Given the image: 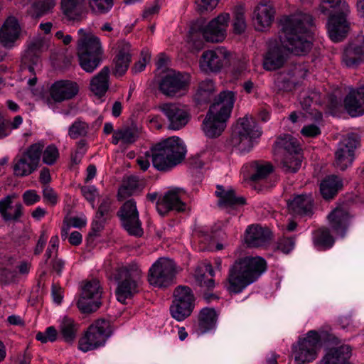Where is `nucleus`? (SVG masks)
<instances>
[{
    "mask_svg": "<svg viewBox=\"0 0 364 364\" xmlns=\"http://www.w3.org/2000/svg\"><path fill=\"white\" fill-rule=\"evenodd\" d=\"M283 46L296 55L307 53L311 47V28L314 26L311 15L298 12L281 20Z\"/></svg>",
    "mask_w": 364,
    "mask_h": 364,
    "instance_id": "1",
    "label": "nucleus"
},
{
    "mask_svg": "<svg viewBox=\"0 0 364 364\" xmlns=\"http://www.w3.org/2000/svg\"><path fill=\"white\" fill-rule=\"evenodd\" d=\"M266 269L267 262L261 257L237 259L229 268L225 287L230 294H240L255 282Z\"/></svg>",
    "mask_w": 364,
    "mask_h": 364,
    "instance_id": "2",
    "label": "nucleus"
},
{
    "mask_svg": "<svg viewBox=\"0 0 364 364\" xmlns=\"http://www.w3.org/2000/svg\"><path fill=\"white\" fill-rule=\"evenodd\" d=\"M153 166L160 171H167L185 159L186 147L178 136L167 138L151 148Z\"/></svg>",
    "mask_w": 364,
    "mask_h": 364,
    "instance_id": "3",
    "label": "nucleus"
},
{
    "mask_svg": "<svg viewBox=\"0 0 364 364\" xmlns=\"http://www.w3.org/2000/svg\"><path fill=\"white\" fill-rule=\"evenodd\" d=\"M142 277L143 271L136 262L117 266L114 273V278L117 282V299L125 304L127 299L136 294L142 284Z\"/></svg>",
    "mask_w": 364,
    "mask_h": 364,
    "instance_id": "4",
    "label": "nucleus"
},
{
    "mask_svg": "<svg viewBox=\"0 0 364 364\" xmlns=\"http://www.w3.org/2000/svg\"><path fill=\"white\" fill-rule=\"evenodd\" d=\"M319 11L329 15L327 28L330 38L334 42L341 41L348 32L346 16L350 12L346 0H321Z\"/></svg>",
    "mask_w": 364,
    "mask_h": 364,
    "instance_id": "5",
    "label": "nucleus"
},
{
    "mask_svg": "<svg viewBox=\"0 0 364 364\" xmlns=\"http://www.w3.org/2000/svg\"><path fill=\"white\" fill-rule=\"evenodd\" d=\"M43 148L44 141L41 140L18 154L12 161L14 176L22 178L35 172L39 166Z\"/></svg>",
    "mask_w": 364,
    "mask_h": 364,
    "instance_id": "6",
    "label": "nucleus"
},
{
    "mask_svg": "<svg viewBox=\"0 0 364 364\" xmlns=\"http://www.w3.org/2000/svg\"><path fill=\"white\" fill-rule=\"evenodd\" d=\"M262 134L258 126L252 118H240L234 128L232 136V145L240 152H249L254 146L255 140Z\"/></svg>",
    "mask_w": 364,
    "mask_h": 364,
    "instance_id": "7",
    "label": "nucleus"
},
{
    "mask_svg": "<svg viewBox=\"0 0 364 364\" xmlns=\"http://www.w3.org/2000/svg\"><path fill=\"white\" fill-rule=\"evenodd\" d=\"M113 332L110 322L98 319L91 324L83 337L79 340V349L87 352L102 346Z\"/></svg>",
    "mask_w": 364,
    "mask_h": 364,
    "instance_id": "8",
    "label": "nucleus"
},
{
    "mask_svg": "<svg viewBox=\"0 0 364 364\" xmlns=\"http://www.w3.org/2000/svg\"><path fill=\"white\" fill-rule=\"evenodd\" d=\"M307 72L305 63H295L287 70L276 73L272 87L274 91L277 93L292 91L306 77Z\"/></svg>",
    "mask_w": 364,
    "mask_h": 364,
    "instance_id": "9",
    "label": "nucleus"
},
{
    "mask_svg": "<svg viewBox=\"0 0 364 364\" xmlns=\"http://www.w3.org/2000/svg\"><path fill=\"white\" fill-rule=\"evenodd\" d=\"M195 296L187 286H178L173 291V300L170 306L171 316L178 321L188 318L195 307Z\"/></svg>",
    "mask_w": 364,
    "mask_h": 364,
    "instance_id": "10",
    "label": "nucleus"
},
{
    "mask_svg": "<svg viewBox=\"0 0 364 364\" xmlns=\"http://www.w3.org/2000/svg\"><path fill=\"white\" fill-rule=\"evenodd\" d=\"M176 273V264L174 261L169 258L161 257L150 267L148 282L156 287H166L173 283Z\"/></svg>",
    "mask_w": 364,
    "mask_h": 364,
    "instance_id": "11",
    "label": "nucleus"
},
{
    "mask_svg": "<svg viewBox=\"0 0 364 364\" xmlns=\"http://www.w3.org/2000/svg\"><path fill=\"white\" fill-rule=\"evenodd\" d=\"M191 82V76L187 73L171 72L161 80L159 90L166 97H178L187 92Z\"/></svg>",
    "mask_w": 364,
    "mask_h": 364,
    "instance_id": "12",
    "label": "nucleus"
},
{
    "mask_svg": "<svg viewBox=\"0 0 364 364\" xmlns=\"http://www.w3.org/2000/svg\"><path fill=\"white\" fill-rule=\"evenodd\" d=\"M358 145V138L354 134L344 136L338 143L334 152L333 166L340 171L351 166L355 159V150Z\"/></svg>",
    "mask_w": 364,
    "mask_h": 364,
    "instance_id": "13",
    "label": "nucleus"
},
{
    "mask_svg": "<svg viewBox=\"0 0 364 364\" xmlns=\"http://www.w3.org/2000/svg\"><path fill=\"white\" fill-rule=\"evenodd\" d=\"M321 348V338L315 331H310L305 338L300 339L294 346L295 363L305 364L315 360Z\"/></svg>",
    "mask_w": 364,
    "mask_h": 364,
    "instance_id": "14",
    "label": "nucleus"
},
{
    "mask_svg": "<svg viewBox=\"0 0 364 364\" xmlns=\"http://www.w3.org/2000/svg\"><path fill=\"white\" fill-rule=\"evenodd\" d=\"M102 291L100 282L92 279L85 282L82 287L81 295L77 301L78 309L85 314L96 311L101 306Z\"/></svg>",
    "mask_w": 364,
    "mask_h": 364,
    "instance_id": "15",
    "label": "nucleus"
},
{
    "mask_svg": "<svg viewBox=\"0 0 364 364\" xmlns=\"http://www.w3.org/2000/svg\"><path fill=\"white\" fill-rule=\"evenodd\" d=\"M117 215L122 226L131 235L140 237L143 235L141 223L139 218L136 203L134 199L127 200L119 208Z\"/></svg>",
    "mask_w": 364,
    "mask_h": 364,
    "instance_id": "16",
    "label": "nucleus"
},
{
    "mask_svg": "<svg viewBox=\"0 0 364 364\" xmlns=\"http://www.w3.org/2000/svg\"><path fill=\"white\" fill-rule=\"evenodd\" d=\"M159 110L166 116L168 128L179 130L188 122L191 115L186 107L179 103L166 102L159 106Z\"/></svg>",
    "mask_w": 364,
    "mask_h": 364,
    "instance_id": "17",
    "label": "nucleus"
},
{
    "mask_svg": "<svg viewBox=\"0 0 364 364\" xmlns=\"http://www.w3.org/2000/svg\"><path fill=\"white\" fill-rule=\"evenodd\" d=\"M230 55V53L224 47L205 50L200 60V69L206 73H218L229 62Z\"/></svg>",
    "mask_w": 364,
    "mask_h": 364,
    "instance_id": "18",
    "label": "nucleus"
},
{
    "mask_svg": "<svg viewBox=\"0 0 364 364\" xmlns=\"http://www.w3.org/2000/svg\"><path fill=\"white\" fill-rule=\"evenodd\" d=\"M235 101V96L233 92L223 91L210 106L207 114L219 120H223L225 123H227L230 117Z\"/></svg>",
    "mask_w": 364,
    "mask_h": 364,
    "instance_id": "19",
    "label": "nucleus"
},
{
    "mask_svg": "<svg viewBox=\"0 0 364 364\" xmlns=\"http://www.w3.org/2000/svg\"><path fill=\"white\" fill-rule=\"evenodd\" d=\"M235 101V96L233 92L223 91L210 106L207 114L219 120H223L225 123H227L230 117Z\"/></svg>",
    "mask_w": 364,
    "mask_h": 364,
    "instance_id": "20",
    "label": "nucleus"
},
{
    "mask_svg": "<svg viewBox=\"0 0 364 364\" xmlns=\"http://www.w3.org/2000/svg\"><path fill=\"white\" fill-rule=\"evenodd\" d=\"M183 190L173 188L166 192L162 198L157 200L156 208L159 214L165 216L171 210L183 212L186 204L182 201Z\"/></svg>",
    "mask_w": 364,
    "mask_h": 364,
    "instance_id": "21",
    "label": "nucleus"
},
{
    "mask_svg": "<svg viewBox=\"0 0 364 364\" xmlns=\"http://www.w3.org/2000/svg\"><path fill=\"white\" fill-rule=\"evenodd\" d=\"M229 21L230 15L228 13L221 14L211 20L203 29V36L205 41L212 43L223 41L225 38Z\"/></svg>",
    "mask_w": 364,
    "mask_h": 364,
    "instance_id": "22",
    "label": "nucleus"
},
{
    "mask_svg": "<svg viewBox=\"0 0 364 364\" xmlns=\"http://www.w3.org/2000/svg\"><path fill=\"white\" fill-rule=\"evenodd\" d=\"M49 92L52 100L60 103L75 97L79 92V86L74 81L58 80L50 86Z\"/></svg>",
    "mask_w": 364,
    "mask_h": 364,
    "instance_id": "23",
    "label": "nucleus"
},
{
    "mask_svg": "<svg viewBox=\"0 0 364 364\" xmlns=\"http://www.w3.org/2000/svg\"><path fill=\"white\" fill-rule=\"evenodd\" d=\"M77 53L103 55V48L99 37L83 28L78 31Z\"/></svg>",
    "mask_w": 364,
    "mask_h": 364,
    "instance_id": "24",
    "label": "nucleus"
},
{
    "mask_svg": "<svg viewBox=\"0 0 364 364\" xmlns=\"http://www.w3.org/2000/svg\"><path fill=\"white\" fill-rule=\"evenodd\" d=\"M329 225L336 234L343 237L349 225L350 214L346 204L335 208L327 216Z\"/></svg>",
    "mask_w": 364,
    "mask_h": 364,
    "instance_id": "25",
    "label": "nucleus"
},
{
    "mask_svg": "<svg viewBox=\"0 0 364 364\" xmlns=\"http://www.w3.org/2000/svg\"><path fill=\"white\" fill-rule=\"evenodd\" d=\"M48 49V46L42 39H36L31 42L22 57V63L28 71L34 74L35 66L39 67L41 54Z\"/></svg>",
    "mask_w": 364,
    "mask_h": 364,
    "instance_id": "26",
    "label": "nucleus"
},
{
    "mask_svg": "<svg viewBox=\"0 0 364 364\" xmlns=\"http://www.w3.org/2000/svg\"><path fill=\"white\" fill-rule=\"evenodd\" d=\"M21 27L18 20L14 16H9L0 29V43L2 46L11 48L18 38Z\"/></svg>",
    "mask_w": 364,
    "mask_h": 364,
    "instance_id": "27",
    "label": "nucleus"
},
{
    "mask_svg": "<svg viewBox=\"0 0 364 364\" xmlns=\"http://www.w3.org/2000/svg\"><path fill=\"white\" fill-rule=\"evenodd\" d=\"M344 106L347 112L353 117L364 114V85L350 91L345 97Z\"/></svg>",
    "mask_w": 364,
    "mask_h": 364,
    "instance_id": "28",
    "label": "nucleus"
},
{
    "mask_svg": "<svg viewBox=\"0 0 364 364\" xmlns=\"http://www.w3.org/2000/svg\"><path fill=\"white\" fill-rule=\"evenodd\" d=\"M271 239V231L268 228L252 225L245 231V243L250 247H257L267 244Z\"/></svg>",
    "mask_w": 364,
    "mask_h": 364,
    "instance_id": "29",
    "label": "nucleus"
},
{
    "mask_svg": "<svg viewBox=\"0 0 364 364\" xmlns=\"http://www.w3.org/2000/svg\"><path fill=\"white\" fill-rule=\"evenodd\" d=\"M289 210L295 215H311L313 213L314 199L311 194H300L294 196L289 200Z\"/></svg>",
    "mask_w": 364,
    "mask_h": 364,
    "instance_id": "30",
    "label": "nucleus"
},
{
    "mask_svg": "<svg viewBox=\"0 0 364 364\" xmlns=\"http://www.w3.org/2000/svg\"><path fill=\"white\" fill-rule=\"evenodd\" d=\"M117 50L118 53L114 59L113 73L116 76H122L127 72L131 62V45L124 41H119Z\"/></svg>",
    "mask_w": 364,
    "mask_h": 364,
    "instance_id": "31",
    "label": "nucleus"
},
{
    "mask_svg": "<svg viewBox=\"0 0 364 364\" xmlns=\"http://www.w3.org/2000/svg\"><path fill=\"white\" fill-rule=\"evenodd\" d=\"M112 201L109 198H105L100 203L95 218L92 223V229L90 235H97L105 227L106 220L111 217L112 212Z\"/></svg>",
    "mask_w": 364,
    "mask_h": 364,
    "instance_id": "32",
    "label": "nucleus"
},
{
    "mask_svg": "<svg viewBox=\"0 0 364 364\" xmlns=\"http://www.w3.org/2000/svg\"><path fill=\"white\" fill-rule=\"evenodd\" d=\"M351 348L348 345L329 348L319 364H350Z\"/></svg>",
    "mask_w": 364,
    "mask_h": 364,
    "instance_id": "33",
    "label": "nucleus"
},
{
    "mask_svg": "<svg viewBox=\"0 0 364 364\" xmlns=\"http://www.w3.org/2000/svg\"><path fill=\"white\" fill-rule=\"evenodd\" d=\"M216 188L215 195L219 198L218 204L220 208H226L245 203V198L237 196L232 188L225 190L220 185H218Z\"/></svg>",
    "mask_w": 364,
    "mask_h": 364,
    "instance_id": "34",
    "label": "nucleus"
},
{
    "mask_svg": "<svg viewBox=\"0 0 364 364\" xmlns=\"http://www.w3.org/2000/svg\"><path fill=\"white\" fill-rule=\"evenodd\" d=\"M274 10L271 5L259 4L254 11L253 19L257 30L269 26L274 19Z\"/></svg>",
    "mask_w": 364,
    "mask_h": 364,
    "instance_id": "35",
    "label": "nucleus"
},
{
    "mask_svg": "<svg viewBox=\"0 0 364 364\" xmlns=\"http://www.w3.org/2000/svg\"><path fill=\"white\" fill-rule=\"evenodd\" d=\"M274 150L279 154L300 153L301 149L297 141L290 134H283L277 137Z\"/></svg>",
    "mask_w": 364,
    "mask_h": 364,
    "instance_id": "36",
    "label": "nucleus"
},
{
    "mask_svg": "<svg viewBox=\"0 0 364 364\" xmlns=\"http://www.w3.org/2000/svg\"><path fill=\"white\" fill-rule=\"evenodd\" d=\"M343 186V181L335 175L326 177L320 183V192L325 200L333 198Z\"/></svg>",
    "mask_w": 364,
    "mask_h": 364,
    "instance_id": "37",
    "label": "nucleus"
},
{
    "mask_svg": "<svg viewBox=\"0 0 364 364\" xmlns=\"http://www.w3.org/2000/svg\"><path fill=\"white\" fill-rule=\"evenodd\" d=\"M109 68L105 66L96 75L90 80V89L99 97L104 95L109 88Z\"/></svg>",
    "mask_w": 364,
    "mask_h": 364,
    "instance_id": "38",
    "label": "nucleus"
},
{
    "mask_svg": "<svg viewBox=\"0 0 364 364\" xmlns=\"http://www.w3.org/2000/svg\"><path fill=\"white\" fill-rule=\"evenodd\" d=\"M227 126L223 120H219L210 115L206 114L202 127L205 135L208 138H216L221 135Z\"/></svg>",
    "mask_w": 364,
    "mask_h": 364,
    "instance_id": "39",
    "label": "nucleus"
},
{
    "mask_svg": "<svg viewBox=\"0 0 364 364\" xmlns=\"http://www.w3.org/2000/svg\"><path fill=\"white\" fill-rule=\"evenodd\" d=\"M79 325L71 318L65 316L59 326L60 336L68 343L74 342L77 337Z\"/></svg>",
    "mask_w": 364,
    "mask_h": 364,
    "instance_id": "40",
    "label": "nucleus"
},
{
    "mask_svg": "<svg viewBox=\"0 0 364 364\" xmlns=\"http://www.w3.org/2000/svg\"><path fill=\"white\" fill-rule=\"evenodd\" d=\"M218 314L213 308H203L198 316V325L200 331L204 333L215 328Z\"/></svg>",
    "mask_w": 364,
    "mask_h": 364,
    "instance_id": "41",
    "label": "nucleus"
},
{
    "mask_svg": "<svg viewBox=\"0 0 364 364\" xmlns=\"http://www.w3.org/2000/svg\"><path fill=\"white\" fill-rule=\"evenodd\" d=\"M143 185L138 177L134 176H128L124 180L123 184L118 191V200H124L135 193L141 191Z\"/></svg>",
    "mask_w": 364,
    "mask_h": 364,
    "instance_id": "42",
    "label": "nucleus"
},
{
    "mask_svg": "<svg viewBox=\"0 0 364 364\" xmlns=\"http://www.w3.org/2000/svg\"><path fill=\"white\" fill-rule=\"evenodd\" d=\"M350 54H346L343 62L347 67L358 65L364 59V36L357 39V43L349 50Z\"/></svg>",
    "mask_w": 364,
    "mask_h": 364,
    "instance_id": "43",
    "label": "nucleus"
},
{
    "mask_svg": "<svg viewBox=\"0 0 364 364\" xmlns=\"http://www.w3.org/2000/svg\"><path fill=\"white\" fill-rule=\"evenodd\" d=\"M11 198L7 196L0 201V213L5 220H16L22 215V205L16 203L14 207L11 205Z\"/></svg>",
    "mask_w": 364,
    "mask_h": 364,
    "instance_id": "44",
    "label": "nucleus"
},
{
    "mask_svg": "<svg viewBox=\"0 0 364 364\" xmlns=\"http://www.w3.org/2000/svg\"><path fill=\"white\" fill-rule=\"evenodd\" d=\"M313 242L318 250H326L331 248L334 244V239L330 233L328 228H321L314 232Z\"/></svg>",
    "mask_w": 364,
    "mask_h": 364,
    "instance_id": "45",
    "label": "nucleus"
},
{
    "mask_svg": "<svg viewBox=\"0 0 364 364\" xmlns=\"http://www.w3.org/2000/svg\"><path fill=\"white\" fill-rule=\"evenodd\" d=\"M284 56L278 48L270 49L266 54L263 66L267 70H274L281 68L284 63Z\"/></svg>",
    "mask_w": 364,
    "mask_h": 364,
    "instance_id": "46",
    "label": "nucleus"
},
{
    "mask_svg": "<svg viewBox=\"0 0 364 364\" xmlns=\"http://www.w3.org/2000/svg\"><path fill=\"white\" fill-rule=\"evenodd\" d=\"M214 92V82L210 79H205L198 84L194 95L195 100L199 104L208 102Z\"/></svg>",
    "mask_w": 364,
    "mask_h": 364,
    "instance_id": "47",
    "label": "nucleus"
},
{
    "mask_svg": "<svg viewBox=\"0 0 364 364\" xmlns=\"http://www.w3.org/2000/svg\"><path fill=\"white\" fill-rule=\"evenodd\" d=\"M103 55L77 53L81 68L87 73L94 72L102 62Z\"/></svg>",
    "mask_w": 364,
    "mask_h": 364,
    "instance_id": "48",
    "label": "nucleus"
},
{
    "mask_svg": "<svg viewBox=\"0 0 364 364\" xmlns=\"http://www.w3.org/2000/svg\"><path fill=\"white\" fill-rule=\"evenodd\" d=\"M281 161L280 167L286 173H296L301 166L302 155L301 153L284 154Z\"/></svg>",
    "mask_w": 364,
    "mask_h": 364,
    "instance_id": "49",
    "label": "nucleus"
},
{
    "mask_svg": "<svg viewBox=\"0 0 364 364\" xmlns=\"http://www.w3.org/2000/svg\"><path fill=\"white\" fill-rule=\"evenodd\" d=\"M83 0H61L63 14L70 19L75 20L82 14Z\"/></svg>",
    "mask_w": 364,
    "mask_h": 364,
    "instance_id": "50",
    "label": "nucleus"
},
{
    "mask_svg": "<svg viewBox=\"0 0 364 364\" xmlns=\"http://www.w3.org/2000/svg\"><path fill=\"white\" fill-rule=\"evenodd\" d=\"M137 138L138 134L136 130L127 127L114 132L112 142L115 145L119 141H122L124 144H131L134 143Z\"/></svg>",
    "mask_w": 364,
    "mask_h": 364,
    "instance_id": "51",
    "label": "nucleus"
},
{
    "mask_svg": "<svg viewBox=\"0 0 364 364\" xmlns=\"http://www.w3.org/2000/svg\"><path fill=\"white\" fill-rule=\"evenodd\" d=\"M90 130L89 124L81 118H77L68 128V136L73 139L85 137Z\"/></svg>",
    "mask_w": 364,
    "mask_h": 364,
    "instance_id": "52",
    "label": "nucleus"
},
{
    "mask_svg": "<svg viewBox=\"0 0 364 364\" xmlns=\"http://www.w3.org/2000/svg\"><path fill=\"white\" fill-rule=\"evenodd\" d=\"M41 153L42 161L48 166L54 165L60 157L59 150L53 144L44 146Z\"/></svg>",
    "mask_w": 364,
    "mask_h": 364,
    "instance_id": "53",
    "label": "nucleus"
},
{
    "mask_svg": "<svg viewBox=\"0 0 364 364\" xmlns=\"http://www.w3.org/2000/svg\"><path fill=\"white\" fill-rule=\"evenodd\" d=\"M247 27L245 11L242 6L235 9L234 12L233 28L236 33H243Z\"/></svg>",
    "mask_w": 364,
    "mask_h": 364,
    "instance_id": "54",
    "label": "nucleus"
},
{
    "mask_svg": "<svg viewBox=\"0 0 364 364\" xmlns=\"http://www.w3.org/2000/svg\"><path fill=\"white\" fill-rule=\"evenodd\" d=\"M90 9L95 13L103 14L108 13L113 7V0H88Z\"/></svg>",
    "mask_w": 364,
    "mask_h": 364,
    "instance_id": "55",
    "label": "nucleus"
},
{
    "mask_svg": "<svg viewBox=\"0 0 364 364\" xmlns=\"http://www.w3.org/2000/svg\"><path fill=\"white\" fill-rule=\"evenodd\" d=\"M57 338L58 331L53 326L48 327L44 332H38L36 336V340L43 343L54 342L57 340Z\"/></svg>",
    "mask_w": 364,
    "mask_h": 364,
    "instance_id": "56",
    "label": "nucleus"
},
{
    "mask_svg": "<svg viewBox=\"0 0 364 364\" xmlns=\"http://www.w3.org/2000/svg\"><path fill=\"white\" fill-rule=\"evenodd\" d=\"M273 171L272 166L269 164H257L255 173L252 174L250 179L252 181H258L265 178Z\"/></svg>",
    "mask_w": 364,
    "mask_h": 364,
    "instance_id": "57",
    "label": "nucleus"
},
{
    "mask_svg": "<svg viewBox=\"0 0 364 364\" xmlns=\"http://www.w3.org/2000/svg\"><path fill=\"white\" fill-rule=\"evenodd\" d=\"M220 0H196L197 10L200 13L213 10Z\"/></svg>",
    "mask_w": 364,
    "mask_h": 364,
    "instance_id": "58",
    "label": "nucleus"
},
{
    "mask_svg": "<svg viewBox=\"0 0 364 364\" xmlns=\"http://www.w3.org/2000/svg\"><path fill=\"white\" fill-rule=\"evenodd\" d=\"M294 240L291 237L281 239L278 242V249L282 252L288 254L294 247Z\"/></svg>",
    "mask_w": 364,
    "mask_h": 364,
    "instance_id": "59",
    "label": "nucleus"
},
{
    "mask_svg": "<svg viewBox=\"0 0 364 364\" xmlns=\"http://www.w3.org/2000/svg\"><path fill=\"white\" fill-rule=\"evenodd\" d=\"M23 200L26 205H32L40 200V196L34 190H28L23 194Z\"/></svg>",
    "mask_w": 364,
    "mask_h": 364,
    "instance_id": "60",
    "label": "nucleus"
},
{
    "mask_svg": "<svg viewBox=\"0 0 364 364\" xmlns=\"http://www.w3.org/2000/svg\"><path fill=\"white\" fill-rule=\"evenodd\" d=\"M50 265L52 272H55L57 276L60 277L65 267V262L63 259L55 257L51 260Z\"/></svg>",
    "mask_w": 364,
    "mask_h": 364,
    "instance_id": "61",
    "label": "nucleus"
},
{
    "mask_svg": "<svg viewBox=\"0 0 364 364\" xmlns=\"http://www.w3.org/2000/svg\"><path fill=\"white\" fill-rule=\"evenodd\" d=\"M301 133L303 136L306 137H316L321 134L320 128L315 124H309L304 126Z\"/></svg>",
    "mask_w": 364,
    "mask_h": 364,
    "instance_id": "62",
    "label": "nucleus"
},
{
    "mask_svg": "<svg viewBox=\"0 0 364 364\" xmlns=\"http://www.w3.org/2000/svg\"><path fill=\"white\" fill-rule=\"evenodd\" d=\"M83 196L90 203H94L97 196V190L93 186H84L81 188Z\"/></svg>",
    "mask_w": 364,
    "mask_h": 364,
    "instance_id": "63",
    "label": "nucleus"
},
{
    "mask_svg": "<svg viewBox=\"0 0 364 364\" xmlns=\"http://www.w3.org/2000/svg\"><path fill=\"white\" fill-rule=\"evenodd\" d=\"M142 60L136 62L132 68V71L134 73H140L144 70L147 62L149 60L150 55L147 52L141 51Z\"/></svg>",
    "mask_w": 364,
    "mask_h": 364,
    "instance_id": "64",
    "label": "nucleus"
}]
</instances>
